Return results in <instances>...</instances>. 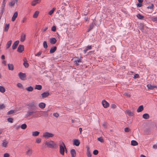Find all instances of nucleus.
Returning a JSON list of instances; mask_svg holds the SVG:
<instances>
[{"label":"nucleus","mask_w":157,"mask_h":157,"mask_svg":"<svg viewBox=\"0 0 157 157\" xmlns=\"http://www.w3.org/2000/svg\"><path fill=\"white\" fill-rule=\"evenodd\" d=\"M39 13V12L38 11H36L34 13L33 15V17L34 18H36Z\"/></svg>","instance_id":"32"},{"label":"nucleus","mask_w":157,"mask_h":157,"mask_svg":"<svg viewBox=\"0 0 157 157\" xmlns=\"http://www.w3.org/2000/svg\"><path fill=\"white\" fill-rule=\"evenodd\" d=\"M45 144L48 147L51 148H54L56 145V144L52 140H50L49 142L46 141Z\"/></svg>","instance_id":"2"},{"label":"nucleus","mask_w":157,"mask_h":157,"mask_svg":"<svg viewBox=\"0 0 157 157\" xmlns=\"http://www.w3.org/2000/svg\"><path fill=\"white\" fill-rule=\"evenodd\" d=\"M57 47L56 46H54L51 48L50 50V53L51 54L54 53L56 50Z\"/></svg>","instance_id":"21"},{"label":"nucleus","mask_w":157,"mask_h":157,"mask_svg":"<svg viewBox=\"0 0 157 157\" xmlns=\"http://www.w3.org/2000/svg\"><path fill=\"white\" fill-rule=\"evenodd\" d=\"M130 130L128 128L126 127L124 129L125 132H128Z\"/></svg>","instance_id":"52"},{"label":"nucleus","mask_w":157,"mask_h":157,"mask_svg":"<svg viewBox=\"0 0 157 157\" xmlns=\"http://www.w3.org/2000/svg\"><path fill=\"white\" fill-rule=\"evenodd\" d=\"M139 77V75L138 74H135L134 75V78H135V79H136V78H138Z\"/></svg>","instance_id":"60"},{"label":"nucleus","mask_w":157,"mask_h":157,"mask_svg":"<svg viewBox=\"0 0 157 157\" xmlns=\"http://www.w3.org/2000/svg\"><path fill=\"white\" fill-rule=\"evenodd\" d=\"M144 24L140 23V29L141 30L143 31L144 29Z\"/></svg>","instance_id":"29"},{"label":"nucleus","mask_w":157,"mask_h":157,"mask_svg":"<svg viewBox=\"0 0 157 157\" xmlns=\"http://www.w3.org/2000/svg\"><path fill=\"white\" fill-rule=\"evenodd\" d=\"M27 125L25 124H22L21 126V128L23 129H25L27 128Z\"/></svg>","instance_id":"42"},{"label":"nucleus","mask_w":157,"mask_h":157,"mask_svg":"<svg viewBox=\"0 0 157 157\" xmlns=\"http://www.w3.org/2000/svg\"><path fill=\"white\" fill-rule=\"evenodd\" d=\"M33 150L31 149H29L26 152L27 155L30 156L33 152Z\"/></svg>","instance_id":"20"},{"label":"nucleus","mask_w":157,"mask_h":157,"mask_svg":"<svg viewBox=\"0 0 157 157\" xmlns=\"http://www.w3.org/2000/svg\"><path fill=\"white\" fill-rule=\"evenodd\" d=\"M88 157H91V154L90 153V152L89 150V148H87V150L86 153Z\"/></svg>","instance_id":"39"},{"label":"nucleus","mask_w":157,"mask_h":157,"mask_svg":"<svg viewBox=\"0 0 157 157\" xmlns=\"http://www.w3.org/2000/svg\"><path fill=\"white\" fill-rule=\"evenodd\" d=\"M97 140L98 141L100 142L101 143H103L104 142L103 139H102V138L101 137H100L99 138H98L97 139Z\"/></svg>","instance_id":"48"},{"label":"nucleus","mask_w":157,"mask_h":157,"mask_svg":"<svg viewBox=\"0 0 157 157\" xmlns=\"http://www.w3.org/2000/svg\"><path fill=\"white\" fill-rule=\"evenodd\" d=\"M41 0H34L31 2V5L32 6H35L37 4L40 3Z\"/></svg>","instance_id":"16"},{"label":"nucleus","mask_w":157,"mask_h":157,"mask_svg":"<svg viewBox=\"0 0 157 157\" xmlns=\"http://www.w3.org/2000/svg\"><path fill=\"white\" fill-rule=\"evenodd\" d=\"M54 9L50 10L48 12V14L50 15H51L53 13L54 11Z\"/></svg>","instance_id":"53"},{"label":"nucleus","mask_w":157,"mask_h":157,"mask_svg":"<svg viewBox=\"0 0 157 157\" xmlns=\"http://www.w3.org/2000/svg\"><path fill=\"white\" fill-rule=\"evenodd\" d=\"M9 154L7 153H5L4 155V157H9Z\"/></svg>","instance_id":"64"},{"label":"nucleus","mask_w":157,"mask_h":157,"mask_svg":"<svg viewBox=\"0 0 157 157\" xmlns=\"http://www.w3.org/2000/svg\"><path fill=\"white\" fill-rule=\"evenodd\" d=\"M102 104L105 108H107L109 106V104L105 100H103L102 101Z\"/></svg>","instance_id":"9"},{"label":"nucleus","mask_w":157,"mask_h":157,"mask_svg":"<svg viewBox=\"0 0 157 157\" xmlns=\"http://www.w3.org/2000/svg\"><path fill=\"white\" fill-rule=\"evenodd\" d=\"M42 113L40 114V116H42L44 115L43 113H44L45 115L46 116H48V114L46 112H41Z\"/></svg>","instance_id":"55"},{"label":"nucleus","mask_w":157,"mask_h":157,"mask_svg":"<svg viewBox=\"0 0 157 157\" xmlns=\"http://www.w3.org/2000/svg\"><path fill=\"white\" fill-rule=\"evenodd\" d=\"M25 90L29 92H32L33 90V87L32 86H30L25 88Z\"/></svg>","instance_id":"31"},{"label":"nucleus","mask_w":157,"mask_h":157,"mask_svg":"<svg viewBox=\"0 0 157 157\" xmlns=\"http://www.w3.org/2000/svg\"><path fill=\"white\" fill-rule=\"evenodd\" d=\"M40 132L38 131H35L32 132V135L34 136H38Z\"/></svg>","instance_id":"36"},{"label":"nucleus","mask_w":157,"mask_h":157,"mask_svg":"<svg viewBox=\"0 0 157 157\" xmlns=\"http://www.w3.org/2000/svg\"><path fill=\"white\" fill-rule=\"evenodd\" d=\"M66 147L64 144L63 142L59 145V152L61 154L64 155Z\"/></svg>","instance_id":"3"},{"label":"nucleus","mask_w":157,"mask_h":157,"mask_svg":"<svg viewBox=\"0 0 157 157\" xmlns=\"http://www.w3.org/2000/svg\"><path fill=\"white\" fill-rule=\"evenodd\" d=\"M37 108H33L32 109H29V111L27 112V113L26 114V117H28L29 116H31L33 114L36 113L37 112L36 109Z\"/></svg>","instance_id":"4"},{"label":"nucleus","mask_w":157,"mask_h":157,"mask_svg":"<svg viewBox=\"0 0 157 157\" xmlns=\"http://www.w3.org/2000/svg\"><path fill=\"white\" fill-rule=\"evenodd\" d=\"M13 119L11 117H9L7 119L8 121L10 123H13Z\"/></svg>","instance_id":"49"},{"label":"nucleus","mask_w":157,"mask_h":157,"mask_svg":"<svg viewBox=\"0 0 157 157\" xmlns=\"http://www.w3.org/2000/svg\"><path fill=\"white\" fill-rule=\"evenodd\" d=\"M98 153V151L97 150H95L93 152V153L94 155H97Z\"/></svg>","instance_id":"51"},{"label":"nucleus","mask_w":157,"mask_h":157,"mask_svg":"<svg viewBox=\"0 0 157 157\" xmlns=\"http://www.w3.org/2000/svg\"><path fill=\"white\" fill-rule=\"evenodd\" d=\"M24 63L23 65L25 68H27L29 67V63H27V60L25 58H24L23 59Z\"/></svg>","instance_id":"15"},{"label":"nucleus","mask_w":157,"mask_h":157,"mask_svg":"<svg viewBox=\"0 0 157 157\" xmlns=\"http://www.w3.org/2000/svg\"><path fill=\"white\" fill-rule=\"evenodd\" d=\"M154 5L153 4H151V5L147 7V8L148 9H150L151 10H153V9Z\"/></svg>","instance_id":"44"},{"label":"nucleus","mask_w":157,"mask_h":157,"mask_svg":"<svg viewBox=\"0 0 157 157\" xmlns=\"http://www.w3.org/2000/svg\"><path fill=\"white\" fill-rule=\"evenodd\" d=\"M137 17L140 20L143 19L144 18V17L141 15L140 13L138 14L137 15Z\"/></svg>","instance_id":"34"},{"label":"nucleus","mask_w":157,"mask_h":157,"mask_svg":"<svg viewBox=\"0 0 157 157\" xmlns=\"http://www.w3.org/2000/svg\"><path fill=\"white\" fill-rule=\"evenodd\" d=\"M56 41L57 40L55 38H51L50 39V42L52 44H55Z\"/></svg>","instance_id":"22"},{"label":"nucleus","mask_w":157,"mask_h":157,"mask_svg":"<svg viewBox=\"0 0 157 157\" xmlns=\"http://www.w3.org/2000/svg\"><path fill=\"white\" fill-rule=\"evenodd\" d=\"M7 144L8 143L6 142V141H3V143H2V146L4 147H6Z\"/></svg>","instance_id":"47"},{"label":"nucleus","mask_w":157,"mask_h":157,"mask_svg":"<svg viewBox=\"0 0 157 157\" xmlns=\"http://www.w3.org/2000/svg\"><path fill=\"white\" fill-rule=\"evenodd\" d=\"M41 139L40 138H37L36 140V142L37 143H39L41 142Z\"/></svg>","instance_id":"58"},{"label":"nucleus","mask_w":157,"mask_h":157,"mask_svg":"<svg viewBox=\"0 0 157 157\" xmlns=\"http://www.w3.org/2000/svg\"><path fill=\"white\" fill-rule=\"evenodd\" d=\"M127 113L129 115L131 116H133V113L131 112V111L129 110H127L126 111Z\"/></svg>","instance_id":"45"},{"label":"nucleus","mask_w":157,"mask_h":157,"mask_svg":"<svg viewBox=\"0 0 157 157\" xmlns=\"http://www.w3.org/2000/svg\"><path fill=\"white\" fill-rule=\"evenodd\" d=\"M74 61L78 63L81 62V59H79L78 57H76V59H75Z\"/></svg>","instance_id":"43"},{"label":"nucleus","mask_w":157,"mask_h":157,"mask_svg":"<svg viewBox=\"0 0 157 157\" xmlns=\"http://www.w3.org/2000/svg\"><path fill=\"white\" fill-rule=\"evenodd\" d=\"M1 9V12L0 13V15H1V17L2 16L5 11V8L3 7H1L0 8Z\"/></svg>","instance_id":"37"},{"label":"nucleus","mask_w":157,"mask_h":157,"mask_svg":"<svg viewBox=\"0 0 157 157\" xmlns=\"http://www.w3.org/2000/svg\"><path fill=\"white\" fill-rule=\"evenodd\" d=\"M43 47L45 49L47 48L48 46L47 44V42L46 41H44L43 43Z\"/></svg>","instance_id":"40"},{"label":"nucleus","mask_w":157,"mask_h":157,"mask_svg":"<svg viewBox=\"0 0 157 157\" xmlns=\"http://www.w3.org/2000/svg\"><path fill=\"white\" fill-rule=\"evenodd\" d=\"M80 144V141L78 139H75L73 140V144L76 146H78Z\"/></svg>","instance_id":"13"},{"label":"nucleus","mask_w":157,"mask_h":157,"mask_svg":"<svg viewBox=\"0 0 157 157\" xmlns=\"http://www.w3.org/2000/svg\"><path fill=\"white\" fill-rule=\"evenodd\" d=\"M18 76L20 79L23 80L24 79V78L26 77V75L25 73L20 72L18 74Z\"/></svg>","instance_id":"8"},{"label":"nucleus","mask_w":157,"mask_h":157,"mask_svg":"<svg viewBox=\"0 0 157 157\" xmlns=\"http://www.w3.org/2000/svg\"><path fill=\"white\" fill-rule=\"evenodd\" d=\"M54 135L51 133L48 132H45L43 134V136L46 139H48L49 138L52 137Z\"/></svg>","instance_id":"6"},{"label":"nucleus","mask_w":157,"mask_h":157,"mask_svg":"<svg viewBox=\"0 0 157 157\" xmlns=\"http://www.w3.org/2000/svg\"><path fill=\"white\" fill-rule=\"evenodd\" d=\"M27 105L28 106V108L29 109H31L32 108H33L34 109V108H37V105L34 102L28 103Z\"/></svg>","instance_id":"5"},{"label":"nucleus","mask_w":157,"mask_h":157,"mask_svg":"<svg viewBox=\"0 0 157 157\" xmlns=\"http://www.w3.org/2000/svg\"><path fill=\"white\" fill-rule=\"evenodd\" d=\"M51 30L53 32H55L56 30V27L55 26H53L51 28Z\"/></svg>","instance_id":"56"},{"label":"nucleus","mask_w":157,"mask_h":157,"mask_svg":"<svg viewBox=\"0 0 157 157\" xmlns=\"http://www.w3.org/2000/svg\"><path fill=\"white\" fill-rule=\"evenodd\" d=\"M39 106L41 109H44L45 107V104L43 102H41L39 104Z\"/></svg>","instance_id":"24"},{"label":"nucleus","mask_w":157,"mask_h":157,"mask_svg":"<svg viewBox=\"0 0 157 157\" xmlns=\"http://www.w3.org/2000/svg\"><path fill=\"white\" fill-rule=\"evenodd\" d=\"M152 21L153 22L156 21H157V17H155L153 16L151 17Z\"/></svg>","instance_id":"46"},{"label":"nucleus","mask_w":157,"mask_h":157,"mask_svg":"<svg viewBox=\"0 0 157 157\" xmlns=\"http://www.w3.org/2000/svg\"><path fill=\"white\" fill-rule=\"evenodd\" d=\"M71 157H75L76 155V152L74 149H72L71 150Z\"/></svg>","instance_id":"18"},{"label":"nucleus","mask_w":157,"mask_h":157,"mask_svg":"<svg viewBox=\"0 0 157 157\" xmlns=\"http://www.w3.org/2000/svg\"><path fill=\"white\" fill-rule=\"evenodd\" d=\"M53 115L56 117H58L59 116V115L58 113H54L53 114Z\"/></svg>","instance_id":"57"},{"label":"nucleus","mask_w":157,"mask_h":157,"mask_svg":"<svg viewBox=\"0 0 157 157\" xmlns=\"http://www.w3.org/2000/svg\"><path fill=\"white\" fill-rule=\"evenodd\" d=\"M9 27V24H6L5 25L4 31L7 32L8 30Z\"/></svg>","instance_id":"35"},{"label":"nucleus","mask_w":157,"mask_h":157,"mask_svg":"<svg viewBox=\"0 0 157 157\" xmlns=\"http://www.w3.org/2000/svg\"><path fill=\"white\" fill-rule=\"evenodd\" d=\"M143 118L144 119H148L149 118V115L147 113H144L143 115Z\"/></svg>","instance_id":"28"},{"label":"nucleus","mask_w":157,"mask_h":157,"mask_svg":"<svg viewBox=\"0 0 157 157\" xmlns=\"http://www.w3.org/2000/svg\"><path fill=\"white\" fill-rule=\"evenodd\" d=\"M147 86L148 89L150 90H153L155 88H157V86L152 85L150 84L147 85Z\"/></svg>","instance_id":"10"},{"label":"nucleus","mask_w":157,"mask_h":157,"mask_svg":"<svg viewBox=\"0 0 157 157\" xmlns=\"http://www.w3.org/2000/svg\"><path fill=\"white\" fill-rule=\"evenodd\" d=\"M12 43V41L11 40L9 41L6 44V48L7 49L9 48L10 46Z\"/></svg>","instance_id":"27"},{"label":"nucleus","mask_w":157,"mask_h":157,"mask_svg":"<svg viewBox=\"0 0 157 157\" xmlns=\"http://www.w3.org/2000/svg\"><path fill=\"white\" fill-rule=\"evenodd\" d=\"M17 0H11V2H9V6L11 7L14 6L15 2H17Z\"/></svg>","instance_id":"17"},{"label":"nucleus","mask_w":157,"mask_h":157,"mask_svg":"<svg viewBox=\"0 0 157 157\" xmlns=\"http://www.w3.org/2000/svg\"><path fill=\"white\" fill-rule=\"evenodd\" d=\"M86 48L88 50L92 48L91 45L88 46Z\"/></svg>","instance_id":"59"},{"label":"nucleus","mask_w":157,"mask_h":157,"mask_svg":"<svg viewBox=\"0 0 157 157\" xmlns=\"http://www.w3.org/2000/svg\"><path fill=\"white\" fill-rule=\"evenodd\" d=\"M144 109V106L143 105L140 106L137 110V112L138 113L142 111Z\"/></svg>","instance_id":"25"},{"label":"nucleus","mask_w":157,"mask_h":157,"mask_svg":"<svg viewBox=\"0 0 157 157\" xmlns=\"http://www.w3.org/2000/svg\"><path fill=\"white\" fill-rule=\"evenodd\" d=\"M94 24H95L96 25L95 23H94V21L93 23H92L89 26V28L88 29L87 32H89L91 30L93 29L94 26Z\"/></svg>","instance_id":"19"},{"label":"nucleus","mask_w":157,"mask_h":157,"mask_svg":"<svg viewBox=\"0 0 157 157\" xmlns=\"http://www.w3.org/2000/svg\"><path fill=\"white\" fill-rule=\"evenodd\" d=\"M42 88V86L41 85H36L35 86V89H37L38 90H41Z\"/></svg>","instance_id":"30"},{"label":"nucleus","mask_w":157,"mask_h":157,"mask_svg":"<svg viewBox=\"0 0 157 157\" xmlns=\"http://www.w3.org/2000/svg\"><path fill=\"white\" fill-rule=\"evenodd\" d=\"M154 127L153 124H150L147 128L144 129V134L145 135L150 134Z\"/></svg>","instance_id":"1"},{"label":"nucleus","mask_w":157,"mask_h":157,"mask_svg":"<svg viewBox=\"0 0 157 157\" xmlns=\"http://www.w3.org/2000/svg\"><path fill=\"white\" fill-rule=\"evenodd\" d=\"M49 95V93L48 92L46 91L44 92L41 94V95L42 98H45L48 97Z\"/></svg>","instance_id":"11"},{"label":"nucleus","mask_w":157,"mask_h":157,"mask_svg":"<svg viewBox=\"0 0 157 157\" xmlns=\"http://www.w3.org/2000/svg\"><path fill=\"white\" fill-rule=\"evenodd\" d=\"M17 86L18 87L20 88H22L23 87V86L22 84L20 83H17Z\"/></svg>","instance_id":"54"},{"label":"nucleus","mask_w":157,"mask_h":157,"mask_svg":"<svg viewBox=\"0 0 157 157\" xmlns=\"http://www.w3.org/2000/svg\"><path fill=\"white\" fill-rule=\"evenodd\" d=\"M42 51H40V52H39L38 53H37L36 54L35 56H39L42 54Z\"/></svg>","instance_id":"63"},{"label":"nucleus","mask_w":157,"mask_h":157,"mask_svg":"<svg viewBox=\"0 0 157 157\" xmlns=\"http://www.w3.org/2000/svg\"><path fill=\"white\" fill-rule=\"evenodd\" d=\"M112 108L113 109H115L116 107V105L114 104H112L111 105Z\"/></svg>","instance_id":"62"},{"label":"nucleus","mask_w":157,"mask_h":157,"mask_svg":"<svg viewBox=\"0 0 157 157\" xmlns=\"http://www.w3.org/2000/svg\"><path fill=\"white\" fill-rule=\"evenodd\" d=\"M14 113L15 112L14 110H11L7 112V115H9L10 114H12Z\"/></svg>","instance_id":"41"},{"label":"nucleus","mask_w":157,"mask_h":157,"mask_svg":"<svg viewBox=\"0 0 157 157\" xmlns=\"http://www.w3.org/2000/svg\"><path fill=\"white\" fill-rule=\"evenodd\" d=\"M131 144L132 146H136L138 144V143L134 140H132L131 142Z\"/></svg>","instance_id":"33"},{"label":"nucleus","mask_w":157,"mask_h":157,"mask_svg":"<svg viewBox=\"0 0 157 157\" xmlns=\"http://www.w3.org/2000/svg\"><path fill=\"white\" fill-rule=\"evenodd\" d=\"M6 3V2L5 1V0H4H4H3V2L2 3V5L1 7L5 8Z\"/></svg>","instance_id":"50"},{"label":"nucleus","mask_w":157,"mask_h":157,"mask_svg":"<svg viewBox=\"0 0 157 157\" xmlns=\"http://www.w3.org/2000/svg\"><path fill=\"white\" fill-rule=\"evenodd\" d=\"M25 37L26 35L24 33H22L21 36L20 41L21 42L24 41L25 40Z\"/></svg>","instance_id":"23"},{"label":"nucleus","mask_w":157,"mask_h":157,"mask_svg":"<svg viewBox=\"0 0 157 157\" xmlns=\"http://www.w3.org/2000/svg\"><path fill=\"white\" fill-rule=\"evenodd\" d=\"M24 49V46L22 45H19L17 49V51L19 52H22Z\"/></svg>","instance_id":"7"},{"label":"nucleus","mask_w":157,"mask_h":157,"mask_svg":"<svg viewBox=\"0 0 157 157\" xmlns=\"http://www.w3.org/2000/svg\"><path fill=\"white\" fill-rule=\"evenodd\" d=\"M142 6V4L141 3H138L137 4V7H140Z\"/></svg>","instance_id":"61"},{"label":"nucleus","mask_w":157,"mask_h":157,"mask_svg":"<svg viewBox=\"0 0 157 157\" xmlns=\"http://www.w3.org/2000/svg\"><path fill=\"white\" fill-rule=\"evenodd\" d=\"M5 91V88L2 86H0V92L2 93H4Z\"/></svg>","instance_id":"38"},{"label":"nucleus","mask_w":157,"mask_h":157,"mask_svg":"<svg viewBox=\"0 0 157 157\" xmlns=\"http://www.w3.org/2000/svg\"><path fill=\"white\" fill-rule=\"evenodd\" d=\"M17 16H18V13L17 11H16L14 13L12 18V19H11L12 21H14L15 20L16 18L17 17Z\"/></svg>","instance_id":"14"},{"label":"nucleus","mask_w":157,"mask_h":157,"mask_svg":"<svg viewBox=\"0 0 157 157\" xmlns=\"http://www.w3.org/2000/svg\"><path fill=\"white\" fill-rule=\"evenodd\" d=\"M8 69L9 70L13 71L14 69V66L12 64H8Z\"/></svg>","instance_id":"26"},{"label":"nucleus","mask_w":157,"mask_h":157,"mask_svg":"<svg viewBox=\"0 0 157 157\" xmlns=\"http://www.w3.org/2000/svg\"><path fill=\"white\" fill-rule=\"evenodd\" d=\"M19 43V41L18 40H17L15 41L13 44L12 48L13 50L15 49L16 48L17 45H18Z\"/></svg>","instance_id":"12"}]
</instances>
